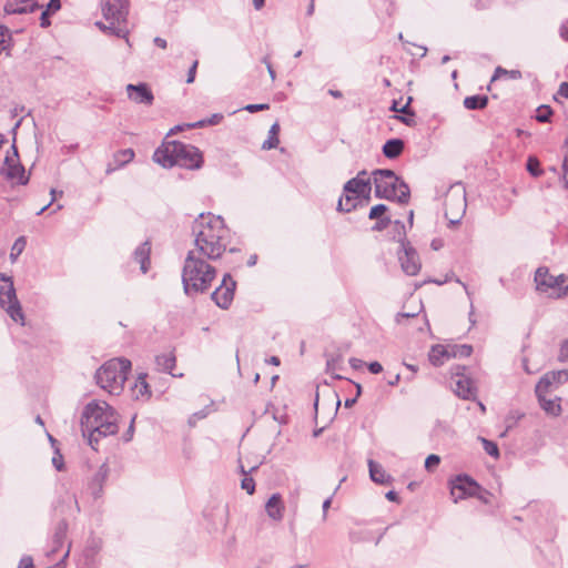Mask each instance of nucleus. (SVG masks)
<instances>
[{
    "label": "nucleus",
    "mask_w": 568,
    "mask_h": 568,
    "mask_svg": "<svg viewBox=\"0 0 568 568\" xmlns=\"http://www.w3.org/2000/svg\"><path fill=\"white\" fill-rule=\"evenodd\" d=\"M21 3H29V8H19V3L13 2H7L4 4V13L7 14H26L34 12L36 10L40 9L41 6L36 0H21Z\"/></svg>",
    "instance_id": "obj_29"
},
{
    "label": "nucleus",
    "mask_w": 568,
    "mask_h": 568,
    "mask_svg": "<svg viewBox=\"0 0 568 568\" xmlns=\"http://www.w3.org/2000/svg\"><path fill=\"white\" fill-rule=\"evenodd\" d=\"M450 358V344H435L430 347V351H428V363L434 366H442Z\"/></svg>",
    "instance_id": "obj_21"
},
{
    "label": "nucleus",
    "mask_w": 568,
    "mask_h": 568,
    "mask_svg": "<svg viewBox=\"0 0 568 568\" xmlns=\"http://www.w3.org/2000/svg\"><path fill=\"white\" fill-rule=\"evenodd\" d=\"M197 65H199V61L195 60L192 63L191 68L189 69L187 77H186V83H193L194 82L195 75H196Z\"/></svg>",
    "instance_id": "obj_52"
},
{
    "label": "nucleus",
    "mask_w": 568,
    "mask_h": 568,
    "mask_svg": "<svg viewBox=\"0 0 568 568\" xmlns=\"http://www.w3.org/2000/svg\"><path fill=\"white\" fill-rule=\"evenodd\" d=\"M467 367L464 365H455L450 368L452 377L456 379L470 378L467 374Z\"/></svg>",
    "instance_id": "obj_47"
},
{
    "label": "nucleus",
    "mask_w": 568,
    "mask_h": 568,
    "mask_svg": "<svg viewBox=\"0 0 568 568\" xmlns=\"http://www.w3.org/2000/svg\"><path fill=\"white\" fill-rule=\"evenodd\" d=\"M126 93L130 100L138 104L152 105L154 101V94L145 82H140L138 84H128Z\"/></svg>",
    "instance_id": "obj_14"
},
{
    "label": "nucleus",
    "mask_w": 568,
    "mask_h": 568,
    "mask_svg": "<svg viewBox=\"0 0 568 568\" xmlns=\"http://www.w3.org/2000/svg\"><path fill=\"white\" fill-rule=\"evenodd\" d=\"M473 346L469 344H450L452 358H466L473 354Z\"/></svg>",
    "instance_id": "obj_36"
},
{
    "label": "nucleus",
    "mask_w": 568,
    "mask_h": 568,
    "mask_svg": "<svg viewBox=\"0 0 568 568\" xmlns=\"http://www.w3.org/2000/svg\"><path fill=\"white\" fill-rule=\"evenodd\" d=\"M16 163H20V158H16L13 155H10V151L7 152V155L4 156L3 166L2 168H9V165H16Z\"/></svg>",
    "instance_id": "obj_55"
},
{
    "label": "nucleus",
    "mask_w": 568,
    "mask_h": 568,
    "mask_svg": "<svg viewBox=\"0 0 568 568\" xmlns=\"http://www.w3.org/2000/svg\"><path fill=\"white\" fill-rule=\"evenodd\" d=\"M558 94L568 99V82L560 83Z\"/></svg>",
    "instance_id": "obj_64"
},
{
    "label": "nucleus",
    "mask_w": 568,
    "mask_h": 568,
    "mask_svg": "<svg viewBox=\"0 0 568 568\" xmlns=\"http://www.w3.org/2000/svg\"><path fill=\"white\" fill-rule=\"evenodd\" d=\"M387 211H388V207L385 204H382V203L376 204L371 207L369 213H368V219L375 220V219L386 216Z\"/></svg>",
    "instance_id": "obj_45"
},
{
    "label": "nucleus",
    "mask_w": 568,
    "mask_h": 568,
    "mask_svg": "<svg viewBox=\"0 0 568 568\" xmlns=\"http://www.w3.org/2000/svg\"><path fill=\"white\" fill-rule=\"evenodd\" d=\"M55 454L57 455L52 458V464L58 471H61L63 469V457L58 449L55 450Z\"/></svg>",
    "instance_id": "obj_53"
},
{
    "label": "nucleus",
    "mask_w": 568,
    "mask_h": 568,
    "mask_svg": "<svg viewBox=\"0 0 568 568\" xmlns=\"http://www.w3.org/2000/svg\"><path fill=\"white\" fill-rule=\"evenodd\" d=\"M131 367V361L128 358L110 359L97 371L94 376L97 384L110 394L118 395L123 390Z\"/></svg>",
    "instance_id": "obj_6"
},
{
    "label": "nucleus",
    "mask_w": 568,
    "mask_h": 568,
    "mask_svg": "<svg viewBox=\"0 0 568 568\" xmlns=\"http://www.w3.org/2000/svg\"><path fill=\"white\" fill-rule=\"evenodd\" d=\"M535 283L539 292L547 293L549 290H554L558 298L568 295V276L565 274L554 276L546 266L536 270Z\"/></svg>",
    "instance_id": "obj_9"
},
{
    "label": "nucleus",
    "mask_w": 568,
    "mask_h": 568,
    "mask_svg": "<svg viewBox=\"0 0 568 568\" xmlns=\"http://www.w3.org/2000/svg\"><path fill=\"white\" fill-rule=\"evenodd\" d=\"M566 382H568V369L550 371L539 378L535 388L539 392H549Z\"/></svg>",
    "instance_id": "obj_15"
},
{
    "label": "nucleus",
    "mask_w": 568,
    "mask_h": 568,
    "mask_svg": "<svg viewBox=\"0 0 568 568\" xmlns=\"http://www.w3.org/2000/svg\"><path fill=\"white\" fill-rule=\"evenodd\" d=\"M392 229H393V235L392 239L394 241H397L399 243V246H403V242H408L406 239V229L405 224L399 221L395 220L392 222Z\"/></svg>",
    "instance_id": "obj_37"
},
{
    "label": "nucleus",
    "mask_w": 568,
    "mask_h": 568,
    "mask_svg": "<svg viewBox=\"0 0 568 568\" xmlns=\"http://www.w3.org/2000/svg\"><path fill=\"white\" fill-rule=\"evenodd\" d=\"M110 21V24L106 26L104 24L103 22H97V26L99 27L100 30H102L103 32H109L118 38H123L125 39L126 43L130 45V41H129V32L128 30H125L124 28H121L116 24L118 21H113V20H109Z\"/></svg>",
    "instance_id": "obj_33"
},
{
    "label": "nucleus",
    "mask_w": 568,
    "mask_h": 568,
    "mask_svg": "<svg viewBox=\"0 0 568 568\" xmlns=\"http://www.w3.org/2000/svg\"><path fill=\"white\" fill-rule=\"evenodd\" d=\"M367 369L372 374H379L383 372V366L379 362L374 361L367 364Z\"/></svg>",
    "instance_id": "obj_57"
},
{
    "label": "nucleus",
    "mask_w": 568,
    "mask_h": 568,
    "mask_svg": "<svg viewBox=\"0 0 568 568\" xmlns=\"http://www.w3.org/2000/svg\"><path fill=\"white\" fill-rule=\"evenodd\" d=\"M145 378L146 374H140L132 387L133 397L135 399H139L144 396L149 398L151 396L150 385L146 383Z\"/></svg>",
    "instance_id": "obj_32"
},
{
    "label": "nucleus",
    "mask_w": 568,
    "mask_h": 568,
    "mask_svg": "<svg viewBox=\"0 0 568 568\" xmlns=\"http://www.w3.org/2000/svg\"><path fill=\"white\" fill-rule=\"evenodd\" d=\"M478 439L481 442L483 448L487 455L495 459H498L500 457V452L497 443L481 436H479Z\"/></svg>",
    "instance_id": "obj_40"
},
{
    "label": "nucleus",
    "mask_w": 568,
    "mask_h": 568,
    "mask_svg": "<svg viewBox=\"0 0 568 568\" xmlns=\"http://www.w3.org/2000/svg\"><path fill=\"white\" fill-rule=\"evenodd\" d=\"M440 463V457L436 454H428V470L437 467Z\"/></svg>",
    "instance_id": "obj_60"
},
{
    "label": "nucleus",
    "mask_w": 568,
    "mask_h": 568,
    "mask_svg": "<svg viewBox=\"0 0 568 568\" xmlns=\"http://www.w3.org/2000/svg\"><path fill=\"white\" fill-rule=\"evenodd\" d=\"M508 70L504 69L503 67H497L494 71V74L490 79V83L499 79L501 75L508 74Z\"/></svg>",
    "instance_id": "obj_62"
},
{
    "label": "nucleus",
    "mask_w": 568,
    "mask_h": 568,
    "mask_svg": "<svg viewBox=\"0 0 568 568\" xmlns=\"http://www.w3.org/2000/svg\"><path fill=\"white\" fill-rule=\"evenodd\" d=\"M236 282L230 273H225L222 283L211 294L212 301L222 310H227L234 298Z\"/></svg>",
    "instance_id": "obj_12"
},
{
    "label": "nucleus",
    "mask_w": 568,
    "mask_h": 568,
    "mask_svg": "<svg viewBox=\"0 0 568 568\" xmlns=\"http://www.w3.org/2000/svg\"><path fill=\"white\" fill-rule=\"evenodd\" d=\"M216 276V270L195 251L187 252L182 270V284L185 295L193 297L205 293Z\"/></svg>",
    "instance_id": "obj_4"
},
{
    "label": "nucleus",
    "mask_w": 568,
    "mask_h": 568,
    "mask_svg": "<svg viewBox=\"0 0 568 568\" xmlns=\"http://www.w3.org/2000/svg\"><path fill=\"white\" fill-rule=\"evenodd\" d=\"M385 497H386L387 500L393 501V503H398L399 501V495L395 490L387 491Z\"/></svg>",
    "instance_id": "obj_63"
},
{
    "label": "nucleus",
    "mask_w": 568,
    "mask_h": 568,
    "mask_svg": "<svg viewBox=\"0 0 568 568\" xmlns=\"http://www.w3.org/2000/svg\"><path fill=\"white\" fill-rule=\"evenodd\" d=\"M450 484V496L455 503L473 497L479 489V484L467 474L457 475Z\"/></svg>",
    "instance_id": "obj_11"
},
{
    "label": "nucleus",
    "mask_w": 568,
    "mask_h": 568,
    "mask_svg": "<svg viewBox=\"0 0 568 568\" xmlns=\"http://www.w3.org/2000/svg\"><path fill=\"white\" fill-rule=\"evenodd\" d=\"M103 17L106 20L125 22L129 14L128 0H105L102 6Z\"/></svg>",
    "instance_id": "obj_13"
},
{
    "label": "nucleus",
    "mask_w": 568,
    "mask_h": 568,
    "mask_svg": "<svg viewBox=\"0 0 568 568\" xmlns=\"http://www.w3.org/2000/svg\"><path fill=\"white\" fill-rule=\"evenodd\" d=\"M488 97L485 94L468 95L464 99L463 105L469 111H480L488 105Z\"/></svg>",
    "instance_id": "obj_30"
},
{
    "label": "nucleus",
    "mask_w": 568,
    "mask_h": 568,
    "mask_svg": "<svg viewBox=\"0 0 568 568\" xmlns=\"http://www.w3.org/2000/svg\"><path fill=\"white\" fill-rule=\"evenodd\" d=\"M524 415H518V416H514V415H509L506 417V423H507V426H506V432L510 430L517 423V420L519 418H521Z\"/></svg>",
    "instance_id": "obj_61"
},
{
    "label": "nucleus",
    "mask_w": 568,
    "mask_h": 568,
    "mask_svg": "<svg viewBox=\"0 0 568 568\" xmlns=\"http://www.w3.org/2000/svg\"><path fill=\"white\" fill-rule=\"evenodd\" d=\"M110 468L102 464L89 481L88 489L94 499H99L103 495V486L109 477Z\"/></svg>",
    "instance_id": "obj_17"
},
{
    "label": "nucleus",
    "mask_w": 568,
    "mask_h": 568,
    "mask_svg": "<svg viewBox=\"0 0 568 568\" xmlns=\"http://www.w3.org/2000/svg\"><path fill=\"white\" fill-rule=\"evenodd\" d=\"M68 532V521L65 519H61L58 521L54 534L52 537V549L51 554L58 552L64 545Z\"/></svg>",
    "instance_id": "obj_28"
},
{
    "label": "nucleus",
    "mask_w": 568,
    "mask_h": 568,
    "mask_svg": "<svg viewBox=\"0 0 568 568\" xmlns=\"http://www.w3.org/2000/svg\"><path fill=\"white\" fill-rule=\"evenodd\" d=\"M404 149H405L404 140H402L399 138H393V139L387 140L384 143V145L382 148V152L385 158H387L389 160H395L398 156H400V154L404 152Z\"/></svg>",
    "instance_id": "obj_26"
},
{
    "label": "nucleus",
    "mask_w": 568,
    "mask_h": 568,
    "mask_svg": "<svg viewBox=\"0 0 568 568\" xmlns=\"http://www.w3.org/2000/svg\"><path fill=\"white\" fill-rule=\"evenodd\" d=\"M270 109V104L268 103H257V104H247L243 108V110L250 112V113H255V112H258V111H265V110H268Z\"/></svg>",
    "instance_id": "obj_49"
},
{
    "label": "nucleus",
    "mask_w": 568,
    "mask_h": 568,
    "mask_svg": "<svg viewBox=\"0 0 568 568\" xmlns=\"http://www.w3.org/2000/svg\"><path fill=\"white\" fill-rule=\"evenodd\" d=\"M26 245H27L26 236H19L14 241V243L11 247V252H10V258L12 262H14L18 258V256L24 251Z\"/></svg>",
    "instance_id": "obj_43"
},
{
    "label": "nucleus",
    "mask_w": 568,
    "mask_h": 568,
    "mask_svg": "<svg viewBox=\"0 0 568 568\" xmlns=\"http://www.w3.org/2000/svg\"><path fill=\"white\" fill-rule=\"evenodd\" d=\"M393 118L400 121L402 123H404L406 125H412L414 113L409 112V113H405V114H395Z\"/></svg>",
    "instance_id": "obj_50"
},
{
    "label": "nucleus",
    "mask_w": 568,
    "mask_h": 568,
    "mask_svg": "<svg viewBox=\"0 0 568 568\" xmlns=\"http://www.w3.org/2000/svg\"><path fill=\"white\" fill-rule=\"evenodd\" d=\"M400 267L406 275L414 276L422 268L419 254L410 242H403L397 251Z\"/></svg>",
    "instance_id": "obj_10"
},
{
    "label": "nucleus",
    "mask_w": 568,
    "mask_h": 568,
    "mask_svg": "<svg viewBox=\"0 0 568 568\" xmlns=\"http://www.w3.org/2000/svg\"><path fill=\"white\" fill-rule=\"evenodd\" d=\"M476 494L473 497L479 499L483 504L488 505L490 503L489 497L491 496L490 491L485 489L479 485V489L475 490Z\"/></svg>",
    "instance_id": "obj_48"
},
{
    "label": "nucleus",
    "mask_w": 568,
    "mask_h": 568,
    "mask_svg": "<svg viewBox=\"0 0 568 568\" xmlns=\"http://www.w3.org/2000/svg\"><path fill=\"white\" fill-rule=\"evenodd\" d=\"M548 392H539L538 388H535V394L538 399L539 406L550 416L558 417L562 409H561V398L555 397L554 399H548L546 397V394Z\"/></svg>",
    "instance_id": "obj_18"
},
{
    "label": "nucleus",
    "mask_w": 568,
    "mask_h": 568,
    "mask_svg": "<svg viewBox=\"0 0 568 568\" xmlns=\"http://www.w3.org/2000/svg\"><path fill=\"white\" fill-rule=\"evenodd\" d=\"M151 244L149 241L141 243L133 252V258L140 264V270L145 274L150 268Z\"/></svg>",
    "instance_id": "obj_24"
},
{
    "label": "nucleus",
    "mask_w": 568,
    "mask_h": 568,
    "mask_svg": "<svg viewBox=\"0 0 568 568\" xmlns=\"http://www.w3.org/2000/svg\"><path fill=\"white\" fill-rule=\"evenodd\" d=\"M176 358L173 353L160 354L155 356V364L160 371L172 374L175 367Z\"/></svg>",
    "instance_id": "obj_34"
},
{
    "label": "nucleus",
    "mask_w": 568,
    "mask_h": 568,
    "mask_svg": "<svg viewBox=\"0 0 568 568\" xmlns=\"http://www.w3.org/2000/svg\"><path fill=\"white\" fill-rule=\"evenodd\" d=\"M223 120V115L221 113H214L209 119H203L194 123L185 124L186 128L195 129V128H204L207 125H216Z\"/></svg>",
    "instance_id": "obj_39"
},
{
    "label": "nucleus",
    "mask_w": 568,
    "mask_h": 568,
    "mask_svg": "<svg viewBox=\"0 0 568 568\" xmlns=\"http://www.w3.org/2000/svg\"><path fill=\"white\" fill-rule=\"evenodd\" d=\"M0 308H3L12 321L24 324V314L17 297L13 280L11 276L0 273Z\"/></svg>",
    "instance_id": "obj_8"
},
{
    "label": "nucleus",
    "mask_w": 568,
    "mask_h": 568,
    "mask_svg": "<svg viewBox=\"0 0 568 568\" xmlns=\"http://www.w3.org/2000/svg\"><path fill=\"white\" fill-rule=\"evenodd\" d=\"M424 310V304L422 298H415L413 295L403 305V311L396 315V322L402 323L403 318H414L418 316Z\"/></svg>",
    "instance_id": "obj_20"
},
{
    "label": "nucleus",
    "mask_w": 568,
    "mask_h": 568,
    "mask_svg": "<svg viewBox=\"0 0 568 568\" xmlns=\"http://www.w3.org/2000/svg\"><path fill=\"white\" fill-rule=\"evenodd\" d=\"M61 0H50L45 7V9L41 12L40 16V27L49 28L51 26L50 16L54 14L61 9Z\"/></svg>",
    "instance_id": "obj_31"
},
{
    "label": "nucleus",
    "mask_w": 568,
    "mask_h": 568,
    "mask_svg": "<svg viewBox=\"0 0 568 568\" xmlns=\"http://www.w3.org/2000/svg\"><path fill=\"white\" fill-rule=\"evenodd\" d=\"M134 155H135V153L132 149H123V150H119L118 152H115L113 155V161H114L115 165L112 166L111 163L108 164L106 170H105L106 174H111L115 170L123 168L125 164H128L129 162H131L134 159Z\"/></svg>",
    "instance_id": "obj_27"
},
{
    "label": "nucleus",
    "mask_w": 568,
    "mask_h": 568,
    "mask_svg": "<svg viewBox=\"0 0 568 568\" xmlns=\"http://www.w3.org/2000/svg\"><path fill=\"white\" fill-rule=\"evenodd\" d=\"M134 422H135V416L131 419V423L126 429V432L123 434V440L125 443L130 442L132 438H133V434H134Z\"/></svg>",
    "instance_id": "obj_54"
},
{
    "label": "nucleus",
    "mask_w": 568,
    "mask_h": 568,
    "mask_svg": "<svg viewBox=\"0 0 568 568\" xmlns=\"http://www.w3.org/2000/svg\"><path fill=\"white\" fill-rule=\"evenodd\" d=\"M280 130H281V128H280L278 122H275L271 125V128L268 130V136L262 144L263 150H272V149L277 148V145L280 143V139H278Z\"/></svg>",
    "instance_id": "obj_35"
},
{
    "label": "nucleus",
    "mask_w": 568,
    "mask_h": 568,
    "mask_svg": "<svg viewBox=\"0 0 568 568\" xmlns=\"http://www.w3.org/2000/svg\"><path fill=\"white\" fill-rule=\"evenodd\" d=\"M12 37L9 28L3 24H0V54L9 50Z\"/></svg>",
    "instance_id": "obj_42"
},
{
    "label": "nucleus",
    "mask_w": 568,
    "mask_h": 568,
    "mask_svg": "<svg viewBox=\"0 0 568 568\" xmlns=\"http://www.w3.org/2000/svg\"><path fill=\"white\" fill-rule=\"evenodd\" d=\"M241 471L245 475L244 478L241 481V487L244 489L248 495H253L255 491V481L252 477L246 475V471L243 466H241Z\"/></svg>",
    "instance_id": "obj_44"
},
{
    "label": "nucleus",
    "mask_w": 568,
    "mask_h": 568,
    "mask_svg": "<svg viewBox=\"0 0 568 568\" xmlns=\"http://www.w3.org/2000/svg\"><path fill=\"white\" fill-rule=\"evenodd\" d=\"M119 414L106 402L92 400L88 403L81 415L83 436L88 437L89 445L97 450L95 445L101 437L115 435L119 430Z\"/></svg>",
    "instance_id": "obj_2"
},
{
    "label": "nucleus",
    "mask_w": 568,
    "mask_h": 568,
    "mask_svg": "<svg viewBox=\"0 0 568 568\" xmlns=\"http://www.w3.org/2000/svg\"><path fill=\"white\" fill-rule=\"evenodd\" d=\"M559 37L564 41H568V19L564 20L559 27Z\"/></svg>",
    "instance_id": "obj_59"
},
{
    "label": "nucleus",
    "mask_w": 568,
    "mask_h": 568,
    "mask_svg": "<svg viewBox=\"0 0 568 568\" xmlns=\"http://www.w3.org/2000/svg\"><path fill=\"white\" fill-rule=\"evenodd\" d=\"M526 170L534 178H538L544 173L539 160L532 155L528 156L527 159Z\"/></svg>",
    "instance_id": "obj_41"
},
{
    "label": "nucleus",
    "mask_w": 568,
    "mask_h": 568,
    "mask_svg": "<svg viewBox=\"0 0 568 568\" xmlns=\"http://www.w3.org/2000/svg\"><path fill=\"white\" fill-rule=\"evenodd\" d=\"M267 516L273 520L280 521L283 519L284 504L281 494H273L265 504Z\"/></svg>",
    "instance_id": "obj_22"
},
{
    "label": "nucleus",
    "mask_w": 568,
    "mask_h": 568,
    "mask_svg": "<svg viewBox=\"0 0 568 568\" xmlns=\"http://www.w3.org/2000/svg\"><path fill=\"white\" fill-rule=\"evenodd\" d=\"M375 196L399 204H407L410 196L409 186L390 169H376L372 172Z\"/></svg>",
    "instance_id": "obj_5"
},
{
    "label": "nucleus",
    "mask_w": 568,
    "mask_h": 568,
    "mask_svg": "<svg viewBox=\"0 0 568 568\" xmlns=\"http://www.w3.org/2000/svg\"><path fill=\"white\" fill-rule=\"evenodd\" d=\"M222 216H215L212 213H200L192 223V234L194 235V245L199 255L207 260L215 261L221 258L227 250V233Z\"/></svg>",
    "instance_id": "obj_1"
},
{
    "label": "nucleus",
    "mask_w": 568,
    "mask_h": 568,
    "mask_svg": "<svg viewBox=\"0 0 568 568\" xmlns=\"http://www.w3.org/2000/svg\"><path fill=\"white\" fill-rule=\"evenodd\" d=\"M455 394L462 399L475 400L477 398V386L473 378H462L455 381Z\"/></svg>",
    "instance_id": "obj_19"
},
{
    "label": "nucleus",
    "mask_w": 568,
    "mask_h": 568,
    "mask_svg": "<svg viewBox=\"0 0 568 568\" xmlns=\"http://www.w3.org/2000/svg\"><path fill=\"white\" fill-rule=\"evenodd\" d=\"M558 359L566 362L568 359V339H565L560 345Z\"/></svg>",
    "instance_id": "obj_51"
},
{
    "label": "nucleus",
    "mask_w": 568,
    "mask_h": 568,
    "mask_svg": "<svg viewBox=\"0 0 568 568\" xmlns=\"http://www.w3.org/2000/svg\"><path fill=\"white\" fill-rule=\"evenodd\" d=\"M368 470L371 479L379 485H389L393 478L385 471L383 466L373 459H368Z\"/></svg>",
    "instance_id": "obj_25"
},
{
    "label": "nucleus",
    "mask_w": 568,
    "mask_h": 568,
    "mask_svg": "<svg viewBox=\"0 0 568 568\" xmlns=\"http://www.w3.org/2000/svg\"><path fill=\"white\" fill-rule=\"evenodd\" d=\"M18 568H34L33 559L31 556H23L20 561Z\"/></svg>",
    "instance_id": "obj_56"
},
{
    "label": "nucleus",
    "mask_w": 568,
    "mask_h": 568,
    "mask_svg": "<svg viewBox=\"0 0 568 568\" xmlns=\"http://www.w3.org/2000/svg\"><path fill=\"white\" fill-rule=\"evenodd\" d=\"M0 174L9 181L18 179V184L20 185H27L30 180L29 175L26 174L24 166L21 162L16 163V165H9V168H1Z\"/></svg>",
    "instance_id": "obj_23"
},
{
    "label": "nucleus",
    "mask_w": 568,
    "mask_h": 568,
    "mask_svg": "<svg viewBox=\"0 0 568 568\" xmlns=\"http://www.w3.org/2000/svg\"><path fill=\"white\" fill-rule=\"evenodd\" d=\"M375 220H376V223L372 226V231H376V232L386 230L393 222L390 220V217L387 215L379 217V219H375Z\"/></svg>",
    "instance_id": "obj_46"
},
{
    "label": "nucleus",
    "mask_w": 568,
    "mask_h": 568,
    "mask_svg": "<svg viewBox=\"0 0 568 568\" xmlns=\"http://www.w3.org/2000/svg\"><path fill=\"white\" fill-rule=\"evenodd\" d=\"M449 202H453V205H456L457 213H462V215L465 213L467 207L466 189L462 182H457L449 186L445 204L447 205Z\"/></svg>",
    "instance_id": "obj_16"
},
{
    "label": "nucleus",
    "mask_w": 568,
    "mask_h": 568,
    "mask_svg": "<svg viewBox=\"0 0 568 568\" xmlns=\"http://www.w3.org/2000/svg\"><path fill=\"white\" fill-rule=\"evenodd\" d=\"M153 161L165 169L181 166L187 170H199L203 165L202 152L192 144L181 141H169L153 153Z\"/></svg>",
    "instance_id": "obj_3"
},
{
    "label": "nucleus",
    "mask_w": 568,
    "mask_h": 568,
    "mask_svg": "<svg viewBox=\"0 0 568 568\" xmlns=\"http://www.w3.org/2000/svg\"><path fill=\"white\" fill-rule=\"evenodd\" d=\"M372 181L351 179L343 186V195L339 197L336 210L348 213L356 210L363 201L367 203L371 200Z\"/></svg>",
    "instance_id": "obj_7"
},
{
    "label": "nucleus",
    "mask_w": 568,
    "mask_h": 568,
    "mask_svg": "<svg viewBox=\"0 0 568 568\" xmlns=\"http://www.w3.org/2000/svg\"><path fill=\"white\" fill-rule=\"evenodd\" d=\"M554 114V110L548 104H541L536 109L535 119L539 123H549L551 122V116Z\"/></svg>",
    "instance_id": "obj_38"
},
{
    "label": "nucleus",
    "mask_w": 568,
    "mask_h": 568,
    "mask_svg": "<svg viewBox=\"0 0 568 568\" xmlns=\"http://www.w3.org/2000/svg\"><path fill=\"white\" fill-rule=\"evenodd\" d=\"M453 275H454V273L450 271L449 273H447L444 276V278H432V277H428L427 282H428V284L429 283H434V284H437V285H442L444 283H447L452 278Z\"/></svg>",
    "instance_id": "obj_58"
}]
</instances>
